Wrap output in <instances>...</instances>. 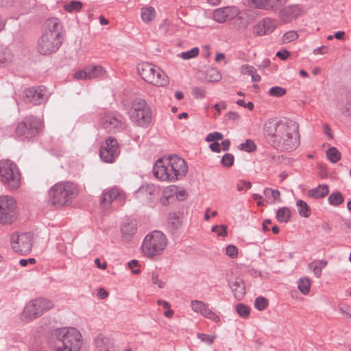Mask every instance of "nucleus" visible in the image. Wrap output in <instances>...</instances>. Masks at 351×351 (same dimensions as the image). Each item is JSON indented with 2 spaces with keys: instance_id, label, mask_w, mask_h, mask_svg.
Segmentation results:
<instances>
[{
  "instance_id": "33",
  "label": "nucleus",
  "mask_w": 351,
  "mask_h": 351,
  "mask_svg": "<svg viewBox=\"0 0 351 351\" xmlns=\"http://www.w3.org/2000/svg\"><path fill=\"white\" fill-rule=\"evenodd\" d=\"M168 221L173 230H178L182 223L181 216L176 213L169 215Z\"/></svg>"
},
{
  "instance_id": "17",
  "label": "nucleus",
  "mask_w": 351,
  "mask_h": 351,
  "mask_svg": "<svg viewBox=\"0 0 351 351\" xmlns=\"http://www.w3.org/2000/svg\"><path fill=\"white\" fill-rule=\"evenodd\" d=\"M106 71L100 65H87L83 69L75 73L74 77L77 80H93L101 77Z\"/></svg>"
},
{
  "instance_id": "56",
  "label": "nucleus",
  "mask_w": 351,
  "mask_h": 351,
  "mask_svg": "<svg viewBox=\"0 0 351 351\" xmlns=\"http://www.w3.org/2000/svg\"><path fill=\"white\" fill-rule=\"evenodd\" d=\"M242 72L245 74H247L249 75H252L254 72H256V69L254 66H251V65H249V64H246V65H243L242 66Z\"/></svg>"
},
{
  "instance_id": "52",
  "label": "nucleus",
  "mask_w": 351,
  "mask_h": 351,
  "mask_svg": "<svg viewBox=\"0 0 351 351\" xmlns=\"http://www.w3.org/2000/svg\"><path fill=\"white\" fill-rule=\"evenodd\" d=\"M223 138V134L219 132H215L209 133L206 137V141L214 142L215 141L221 140Z\"/></svg>"
},
{
  "instance_id": "62",
  "label": "nucleus",
  "mask_w": 351,
  "mask_h": 351,
  "mask_svg": "<svg viewBox=\"0 0 351 351\" xmlns=\"http://www.w3.org/2000/svg\"><path fill=\"white\" fill-rule=\"evenodd\" d=\"M227 107L226 104L224 101H221L219 104H216L214 106L215 110L218 112L220 113L221 109H226Z\"/></svg>"
},
{
  "instance_id": "29",
  "label": "nucleus",
  "mask_w": 351,
  "mask_h": 351,
  "mask_svg": "<svg viewBox=\"0 0 351 351\" xmlns=\"http://www.w3.org/2000/svg\"><path fill=\"white\" fill-rule=\"evenodd\" d=\"M121 230L123 237L126 240H130L135 234L136 228L133 223H127L122 226Z\"/></svg>"
},
{
  "instance_id": "38",
  "label": "nucleus",
  "mask_w": 351,
  "mask_h": 351,
  "mask_svg": "<svg viewBox=\"0 0 351 351\" xmlns=\"http://www.w3.org/2000/svg\"><path fill=\"white\" fill-rule=\"evenodd\" d=\"M155 10L153 7L143 8L141 10V19L145 23L152 21L154 18Z\"/></svg>"
},
{
  "instance_id": "37",
  "label": "nucleus",
  "mask_w": 351,
  "mask_h": 351,
  "mask_svg": "<svg viewBox=\"0 0 351 351\" xmlns=\"http://www.w3.org/2000/svg\"><path fill=\"white\" fill-rule=\"evenodd\" d=\"M343 200L342 194L339 191L332 193L328 198L329 204L335 206H339L343 202Z\"/></svg>"
},
{
  "instance_id": "49",
  "label": "nucleus",
  "mask_w": 351,
  "mask_h": 351,
  "mask_svg": "<svg viewBox=\"0 0 351 351\" xmlns=\"http://www.w3.org/2000/svg\"><path fill=\"white\" fill-rule=\"evenodd\" d=\"M199 54V49L197 47H193L191 50L182 52L180 56L184 60H189L197 56Z\"/></svg>"
},
{
  "instance_id": "58",
  "label": "nucleus",
  "mask_w": 351,
  "mask_h": 351,
  "mask_svg": "<svg viewBox=\"0 0 351 351\" xmlns=\"http://www.w3.org/2000/svg\"><path fill=\"white\" fill-rule=\"evenodd\" d=\"M289 55H290V53H289V51H287V49H284L282 51H279L276 53V56L282 60H287L288 58V57L289 56Z\"/></svg>"
},
{
  "instance_id": "3",
  "label": "nucleus",
  "mask_w": 351,
  "mask_h": 351,
  "mask_svg": "<svg viewBox=\"0 0 351 351\" xmlns=\"http://www.w3.org/2000/svg\"><path fill=\"white\" fill-rule=\"evenodd\" d=\"M77 186L71 182H62L55 184L48 191V203L59 208L69 205L77 196Z\"/></svg>"
},
{
  "instance_id": "12",
  "label": "nucleus",
  "mask_w": 351,
  "mask_h": 351,
  "mask_svg": "<svg viewBox=\"0 0 351 351\" xmlns=\"http://www.w3.org/2000/svg\"><path fill=\"white\" fill-rule=\"evenodd\" d=\"M153 173L157 179L162 181L174 182L180 179L177 173L172 169L168 159L157 160L153 168Z\"/></svg>"
},
{
  "instance_id": "44",
  "label": "nucleus",
  "mask_w": 351,
  "mask_h": 351,
  "mask_svg": "<svg viewBox=\"0 0 351 351\" xmlns=\"http://www.w3.org/2000/svg\"><path fill=\"white\" fill-rule=\"evenodd\" d=\"M236 311L237 313L242 317H246L250 313V308L244 304H238L236 306Z\"/></svg>"
},
{
  "instance_id": "24",
  "label": "nucleus",
  "mask_w": 351,
  "mask_h": 351,
  "mask_svg": "<svg viewBox=\"0 0 351 351\" xmlns=\"http://www.w3.org/2000/svg\"><path fill=\"white\" fill-rule=\"evenodd\" d=\"M158 192V189L154 184H148L140 187L136 192V195L138 198H143L149 203L154 200Z\"/></svg>"
},
{
  "instance_id": "19",
  "label": "nucleus",
  "mask_w": 351,
  "mask_h": 351,
  "mask_svg": "<svg viewBox=\"0 0 351 351\" xmlns=\"http://www.w3.org/2000/svg\"><path fill=\"white\" fill-rule=\"evenodd\" d=\"M278 21L276 19L266 17L261 20L253 27V34L258 36L269 34L276 28Z\"/></svg>"
},
{
  "instance_id": "35",
  "label": "nucleus",
  "mask_w": 351,
  "mask_h": 351,
  "mask_svg": "<svg viewBox=\"0 0 351 351\" xmlns=\"http://www.w3.org/2000/svg\"><path fill=\"white\" fill-rule=\"evenodd\" d=\"M326 156L331 162L336 163L341 159V154L336 147H332L327 150Z\"/></svg>"
},
{
  "instance_id": "45",
  "label": "nucleus",
  "mask_w": 351,
  "mask_h": 351,
  "mask_svg": "<svg viewBox=\"0 0 351 351\" xmlns=\"http://www.w3.org/2000/svg\"><path fill=\"white\" fill-rule=\"evenodd\" d=\"M234 157L232 154H226L221 158V164L223 167H230L233 165Z\"/></svg>"
},
{
  "instance_id": "47",
  "label": "nucleus",
  "mask_w": 351,
  "mask_h": 351,
  "mask_svg": "<svg viewBox=\"0 0 351 351\" xmlns=\"http://www.w3.org/2000/svg\"><path fill=\"white\" fill-rule=\"evenodd\" d=\"M211 230L216 233L218 237H226L228 235L227 226L225 225L214 226Z\"/></svg>"
},
{
  "instance_id": "21",
  "label": "nucleus",
  "mask_w": 351,
  "mask_h": 351,
  "mask_svg": "<svg viewBox=\"0 0 351 351\" xmlns=\"http://www.w3.org/2000/svg\"><path fill=\"white\" fill-rule=\"evenodd\" d=\"M152 110L150 107L135 113H130V119L136 125L147 128L152 122Z\"/></svg>"
},
{
  "instance_id": "23",
  "label": "nucleus",
  "mask_w": 351,
  "mask_h": 351,
  "mask_svg": "<svg viewBox=\"0 0 351 351\" xmlns=\"http://www.w3.org/2000/svg\"><path fill=\"white\" fill-rule=\"evenodd\" d=\"M172 169L181 179L184 177L188 171V166L186 161L176 155L170 156L168 158Z\"/></svg>"
},
{
  "instance_id": "40",
  "label": "nucleus",
  "mask_w": 351,
  "mask_h": 351,
  "mask_svg": "<svg viewBox=\"0 0 351 351\" xmlns=\"http://www.w3.org/2000/svg\"><path fill=\"white\" fill-rule=\"evenodd\" d=\"M256 145L251 139H247L244 143L239 145V149L248 153L254 152L256 150Z\"/></svg>"
},
{
  "instance_id": "34",
  "label": "nucleus",
  "mask_w": 351,
  "mask_h": 351,
  "mask_svg": "<svg viewBox=\"0 0 351 351\" xmlns=\"http://www.w3.org/2000/svg\"><path fill=\"white\" fill-rule=\"evenodd\" d=\"M296 206L298 208V213L300 216L304 217H308L311 215V211L307 203L302 199H298L296 202Z\"/></svg>"
},
{
  "instance_id": "53",
  "label": "nucleus",
  "mask_w": 351,
  "mask_h": 351,
  "mask_svg": "<svg viewBox=\"0 0 351 351\" xmlns=\"http://www.w3.org/2000/svg\"><path fill=\"white\" fill-rule=\"evenodd\" d=\"M152 282L154 285H156L160 289H162L165 286V282L162 281V280L159 279L158 274L156 272H152Z\"/></svg>"
},
{
  "instance_id": "14",
  "label": "nucleus",
  "mask_w": 351,
  "mask_h": 351,
  "mask_svg": "<svg viewBox=\"0 0 351 351\" xmlns=\"http://www.w3.org/2000/svg\"><path fill=\"white\" fill-rule=\"evenodd\" d=\"M16 201L9 195L0 197V223H11L16 218Z\"/></svg>"
},
{
  "instance_id": "8",
  "label": "nucleus",
  "mask_w": 351,
  "mask_h": 351,
  "mask_svg": "<svg viewBox=\"0 0 351 351\" xmlns=\"http://www.w3.org/2000/svg\"><path fill=\"white\" fill-rule=\"evenodd\" d=\"M53 302L49 299L40 298L33 300L24 308L21 318L28 320L34 319L53 308Z\"/></svg>"
},
{
  "instance_id": "15",
  "label": "nucleus",
  "mask_w": 351,
  "mask_h": 351,
  "mask_svg": "<svg viewBox=\"0 0 351 351\" xmlns=\"http://www.w3.org/2000/svg\"><path fill=\"white\" fill-rule=\"evenodd\" d=\"M125 197V194L123 191L118 188H112L102 193L99 204L103 210H108L111 208L112 203L114 201L124 202Z\"/></svg>"
},
{
  "instance_id": "5",
  "label": "nucleus",
  "mask_w": 351,
  "mask_h": 351,
  "mask_svg": "<svg viewBox=\"0 0 351 351\" xmlns=\"http://www.w3.org/2000/svg\"><path fill=\"white\" fill-rule=\"evenodd\" d=\"M167 245L166 236L161 231L154 230L145 237L142 251L146 256L152 258L161 254Z\"/></svg>"
},
{
  "instance_id": "4",
  "label": "nucleus",
  "mask_w": 351,
  "mask_h": 351,
  "mask_svg": "<svg viewBox=\"0 0 351 351\" xmlns=\"http://www.w3.org/2000/svg\"><path fill=\"white\" fill-rule=\"evenodd\" d=\"M21 176L16 164L9 159L0 160V182L10 190L21 186Z\"/></svg>"
},
{
  "instance_id": "28",
  "label": "nucleus",
  "mask_w": 351,
  "mask_h": 351,
  "mask_svg": "<svg viewBox=\"0 0 351 351\" xmlns=\"http://www.w3.org/2000/svg\"><path fill=\"white\" fill-rule=\"evenodd\" d=\"M328 265V261L326 260H315L311 262L308 266L312 269L314 275L317 278H320L322 274V269Z\"/></svg>"
},
{
  "instance_id": "42",
  "label": "nucleus",
  "mask_w": 351,
  "mask_h": 351,
  "mask_svg": "<svg viewBox=\"0 0 351 351\" xmlns=\"http://www.w3.org/2000/svg\"><path fill=\"white\" fill-rule=\"evenodd\" d=\"M263 193L267 198L272 197L274 200H278L280 202V193L278 190L271 189V188H266L264 190Z\"/></svg>"
},
{
  "instance_id": "7",
  "label": "nucleus",
  "mask_w": 351,
  "mask_h": 351,
  "mask_svg": "<svg viewBox=\"0 0 351 351\" xmlns=\"http://www.w3.org/2000/svg\"><path fill=\"white\" fill-rule=\"evenodd\" d=\"M42 127L43 122L40 119L33 115L27 116L18 123L15 134L22 140L31 139L38 135Z\"/></svg>"
},
{
  "instance_id": "57",
  "label": "nucleus",
  "mask_w": 351,
  "mask_h": 351,
  "mask_svg": "<svg viewBox=\"0 0 351 351\" xmlns=\"http://www.w3.org/2000/svg\"><path fill=\"white\" fill-rule=\"evenodd\" d=\"M193 94L199 97H205V90L202 87H195L193 90Z\"/></svg>"
},
{
  "instance_id": "22",
  "label": "nucleus",
  "mask_w": 351,
  "mask_h": 351,
  "mask_svg": "<svg viewBox=\"0 0 351 351\" xmlns=\"http://www.w3.org/2000/svg\"><path fill=\"white\" fill-rule=\"evenodd\" d=\"M301 8L298 5H290L281 9L279 18L283 23H289L300 15Z\"/></svg>"
},
{
  "instance_id": "54",
  "label": "nucleus",
  "mask_w": 351,
  "mask_h": 351,
  "mask_svg": "<svg viewBox=\"0 0 351 351\" xmlns=\"http://www.w3.org/2000/svg\"><path fill=\"white\" fill-rule=\"evenodd\" d=\"M226 254L232 258H236L238 255L237 247L233 245H228L226 247Z\"/></svg>"
},
{
  "instance_id": "63",
  "label": "nucleus",
  "mask_w": 351,
  "mask_h": 351,
  "mask_svg": "<svg viewBox=\"0 0 351 351\" xmlns=\"http://www.w3.org/2000/svg\"><path fill=\"white\" fill-rule=\"evenodd\" d=\"M324 130L325 134L328 137V138H330V139L332 138V130L330 128L328 125L325 124L324 125Z\"/></svg>"
},
{
  "instance_id": "25",
  "label": "nucleus",
  "mask_w": 351,
  "mask_h": 351,
  "mask_svg": "<svg viewBox=\"0 0 351 351\" xmlns=\"http://www.w3.org/2000/svg\"><path fill=\"white\" fill-rule=\"evenodd\" d=\"M229 286L233 292L234 298L237 300H241L245 294V285L241 278H235L233 281L229 282Z\"/></svg>"
},
{
  "instance_id": "10",
  "label": "nucleus",
  "mask_w": 351,
  "mask_h": 351,
  "mask_svg": "<svg viewBox=\"0 0 351 351\" xmlns=\"http://www.w3.org/2000/svg\"><path fill=\"white\" fill-rule=\"evenodd\" d=\"M120 154V147L113 136L108 137L100 145L99 156L106 163H113Z\"/></svg>"
},
{
  "instance_id": "32",
  "label": "nucleus",
  "mask_w": 351,
  "mask_h": 351,
  "mask_svg": "<svg viewBox=\"0 0 351 351\" xmlns=\"http://www.w3.org/2000/svg\"><path fill=\"white\" fill-rule=\"evenodd\" d=\"M311 286V280L306 277L301 278L298 282V288L304 295H307L309 293Z\"/></svg>"
},
{
  "instance_id": "55",
  "label": "nucleus",
  "mask_w": 351,
  "mask_h": 351,
  "mask_svg": "<svg viewBox=\"0 0 351 351\" xmlns=\"http://www.w3.org/2000/svg\"><path fill=\"white\" fill-rule=\"evenodd\" d=\"M128 267L132 270V273L138 274L140 273L139 269H135L138 267V262L136 260H132L128 263Z\"/></svg>"
},
{
  "instance_id": "41",
  "label": "nucleus",
  "mask_w": 351,
  "mask_h": 351,
  "mask_svg": "<svg viewBox=\"0 0 351 351\" xmlns=\"http://www.w3.org/2000/svg\"><path fill=\"white\" fill-rule=\"evenodd\" d=\"M269 95L276 97H281L287 93V90L281 86H273L268 92Z\"/></svg>"
},
{
  "instance_id": "46",
  "label": "nucleus",
  "mask_w": 351,
  "mask_h": 351,
  "mask_svg": "<svg viewBox=\"0 0 351 351\" xmlns=\"http://www.w3.org/2000/svg\"><path fill=\"white\" fill-rule=\"evenodd\" d=\"M298 38V34L297 32L291 30L286 32L282 36V40L284 43H290L295 40H296Z\"/></svg>"
},
{
  "instance_id": "11",
  "label": "nucleus",
  "mask_w": 351,
  "mask_h": 351,
  "mask_svg": "<svg viewBox=\"0 0 351 351\" xmlns=\"http://www.w3.org/2000/svg\"><path fill=\"white\" fill-rule=\"evenodd\" d=\"M61 45V38L58 37L56 33H43L38 40V51L42 55H49L56 52Z\"/></svg>"
},
{
  "instance_id": "26",
  "label": "nucleus",
  "mask_w": 351,
  "mask_h": 351,
  "mask_svg": "<svg viewBox=\"0 0 351 351\" xmlns=\"http://www.w3.org/2000/svg\"><path fill=\"white\" fill-rule=\"evenodd\" d=\"M329 188L327 184H319L317 187L310 189L308 195L314 199H322L328 195Z\"/></svg>"
},
{
  "instance_id": "13",
  "label": "nucleus",
  "mask_w": 351,
  "mask_h": 351,
  "mask_svg": "<svg viewBox=\"0 0 351 351\" xmlns=\"http://www.w3.org/2000/svg\"><path fill=\"white\" fill-rule=\"evenodd\" d=\"M11 245L14 252L21 255L27 254L32 250V234L30 232H15L11 236Z\"/></svg>"
},
{
  "instance_id": "48",
  "label": "nucleus",
  "mask_w": 351,
  "mask_h": 351,
  "mask_svg": "<svg viewBox=\"0 0 351 351\" xmlns=\"http://www.w3.org/2000/svg\"><path fill=\"white\" fill-rule=\"evenodd\" d=\"M202 316L209 319H211L215 322H219L220 321L219 317L215 312H213L212 310L209 308V305L205 309V311L204 312V314H202Z\"/></svg>"
},
{
  "instance_id": "1",
  "label": "nucleus",
  "mask_w": 351,
  "mask_h": 351,
  "mask_svg": "<svg viewBox=\"0 0 351 351\" xmlns=\"http://www.w3.org/2000/svg\"><path fill=\"white\" fill-rule=\"evenodd\" d=\"M265 139L274 147L291 152L300 145L298 125L291 120L268 119L263 125Z\"/></svg>"
},
{
  "instance_id": "39",
  "label": "nucleus",
  "mask_w": 351,
  "mask_h": 351,
  "mask_svg": "<svg viewBox=\"0 0 351 351\" xmlns=\"http://www.w3.org/2000/svg\"><path fill=\"white\" fill-rule=\"evenodd\" d=\"M191 306L194 312L199 313L202 315L208 304L200 300H192Z\"/></svg>"
},
{
  "instance_id": "64",
  "label": "nucleus",
  "mask_w": 351,
  "mask_h": 351,
  "mask_svg": "<svg viewBox=\"0 0 351 351\" xmlns=\"http://www.w3.org/2000/svg\"><path fill=\"white\" fill-rule=\"evenodd\" d=\"M230 146V141L229 139H224L221 142V147L223 151H228Z\"/></svg>"
},
{
  "instance_id": "20",
  "label": "nucleus",
  "mask_w": 351,
  "mask_h": 351,
  "mask_svg": "<svg viewBox=\"0 0 351 351\" xmlns=\"http://www.w3.org/2000/svg\"><path fill=\"white\" fill-rule=\"evenodd\" d=\"M287 0H250L254 8L267 11H276L287 3Z\"/></svg>"
},
{
  "instance_id": "30",
  "label": "nucleus",
  "mask_w": 351,
  "mask_h": 351,
  "mask_svg": "<svg viewBox=\"0 0 351 351\" xmlns=\"http://www.w3.org/2000/svg\"><path fill=\"white\" fill-rule=\"evenodd\" d=\"M291 217V211L288 207H282L278 210L276 219L280 223H287Z\"/></svg>"
},
{
  "instance_id": "16",
  "label": "nucleus",
  "mask_w": 351,
  "mask_h": 351,
  "mask_svg": "<svg viewBox=\"0 0 351 351\" xmlns=\"http://www.w3.org/2000/svg\"><path fill=\"white\" fill-rule=\"evenodd\" d=\"M23 101L27 104L40 105L45 101V88L44 86H32L23 91Z\"/></svg>"
},
{
  "instance_id": "31",
  "label": "nucleus",
  "mask_w": 351,
  "mask_h": 351,
  "mask_svg": "<svg viewBox=\"0 0 351 351\" xmlns=\"http://www.w3.org/2000/svg\"><path fill=\"white\" fill-rule=\"evenodd\" d=\"M149 107L145 100L141 98H136L133 100L132 103V107L130 112V113H135L136 112H140L144 110L145 108Z\"/></svg>"
},
{
  "instance_id": "51",
  "label": "nucleus",
  "mask_w": 351,
  "mask_h": 351,
  "mask_svg": "<svg viewBox=\"0 0 351 351\" xmlns=\"http://www.w3.org/2000/svg\"><path fill=\"white\" fill-rule=\"evenodd\" d=\"M197 337L203 342L210 345L213 343L215 336L210 335L204 333H197Z\"/></svg>"
},
{
  "instance_id": "2",
  "label": "nucleus",
  "mask_w": 351,
  "mask_h": 351,
  "mask_svg": "<svg viewBox=\"0 0 351 351\" xmlns=\"http://www.w3.org/2000/svg\"><path fill=\"white\" fill-rule=\"evenodd\" d=\"M82 345V337L75 328H61L52 333L50 347L53 351H78Z\"/></svg>"
},
{
  "instance_id": "61",
  "label": "nucleus",
  "mask_w": 351,
  "mask_h": 351,
  "mask_svg": "<svg viewBox=\"0 0 351 351\" xmlns=\"http://www.w3.org/2000/svg\"><path fill=\"white\" fill-rule=\"evenodd\" d=\"M209 147L213 152H215L217 153H219L221 152L220 145L217 142H213V143H210Z\"/></svg>"
},
{
  "instance_id": "27",
  "label": "nucleus",
  "mask_w": 351,
  "mask_h": 351,
  "mask_svg": "<svg viewBox=\"0 0 351 351\" xmlns=\"http://www.w3.org/2000/svg\"><path fill=\"white\" fill-rule=\"evenodd\" d=\"M46 29L44 33L49 34L56 33L60 37V23L57 18H51L46 21Z\"/></svg>"
},
{
  "instance_id": "59",
  "label": "nucleus",
  "mask_w": 351,
  "mask_h": 351,
  "mask_svg": "<svg viewBox=\"0 0 351 351\" xmlns=\"http://www.w3.org/2000/svg\"><path fill=\"white\" fill-rule=\"evenodd\" d=\"M328 47L327 46H322L320 47H317L314 49L313 53L315 55L317 54H326L328 53Z\"/></svg>"
},
{
  "instance_id": "36",
  "label": "nucleus",
  "mask_w": 351,
  "mask_h": 351,
  "mask_svg": "<svg viewBox=\"0 0 351 351\" xmlns=\"http://www.w3.org/2000/svg\"><path fill=\"white\" fill-rule=\"evenodd\" d=\"M82 5L81 1L72 0L64 5V9L68 12H78L82 8Z\"/></svg>"
},
{
  "instance_id": "6",
  "label": "nucleus",
  "mask_w": 351,
  "mask_h": 351,
  "mask_svg": "<svg viewBox=\"0 0 351 351\" xmlns=\"http://www.w3.org/2000/svg\"><path fill=\"white\" fill-rule=\"evenodd\" d=\"M137 70L141 78L152 85L164 86L168 83L165 73L154 64L142 62L138 64Z\"/></svg>"
},
{
  "instance_id": "9",
  "label": "nucleus",
  "mask_w": 351,
  "mask_h": 351,
  "mask_svg": "<svg viewBox=\"0 0 351 351\" xmlns=\"http://www.w3.org/2000/svg\"><path fill=\"white\" fill-rule=\"evenodd\" d=\"M101 128L110 134L124 131L127 127L125 118L117 111L106 112L101 118Z\"/></svg>"
},
{
  "instance_id": "43",
  "label": "nucleus",
  "mask_w": 351,
  "mask_h": 351,
  "mask_svg": "<svg viewBox=\"0 0 351 351\" xmlns=\"http://www.w3.org/2000/svg\"><path fill=\"white\" fill-rule=\"evenodd\" d=\"M268 306V301L263 297H258L255 300L254 306L258 311L265 310Z\"/></svg>"
},
{
  "instance_id": "18",
  "label": "nucleus",
  "mask_w": 351,
  "mask_h": 351,
  "mask_svg": "<svg viewBox=\"0 0 351 351\" xmlns=\"http://www.w3.org/2000/svg\"><path fill=\"white\" fill-rule=\"evenodd\" d=\"M239 12V10L236 6L219 8L213 11V19L217 23H223L234 19Z\"/></svg>"
},
{
  "instance_id": "50",
  "label": "nucleus",
  "mask_w": 351,
  "mask_h": 351,
  "mask_svg": "<svg viewBox=\"0 0 351 351\" xmlns=\"http://www.w3.org/2000/svg\"><path fill=\"white\" fill-rule=\"evenodd\" d=\"M342 113L351 119V95L347 97L346 102L341 110Z\"/></svg>"
},
{
  "instance_id": "60",
  "label": "nucleus",
  "mask_w": 351,
  "mask_h": 351,
  "mask_svg": "<svg viewBox=\"0 0 351 351\" xmlns=\"http://www.w3.org/2000/svg\"><path fill=\"white\" fill-rule=\"evenodd\" d=\"M340 312L347 317H351V306H346L339 308Z\"/></svg>"
}]
</instances>
